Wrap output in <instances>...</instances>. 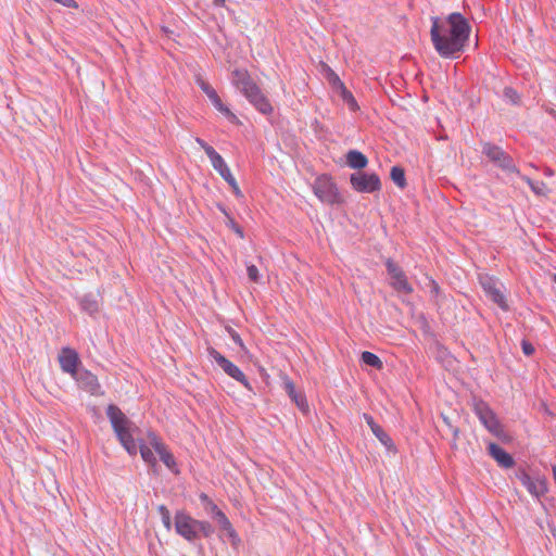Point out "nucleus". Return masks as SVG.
<instances>
[{"label":"nucleus","mask_w":556,"mask_h":556,"mask_svg":"<svg viewBox=\"0 0 556 556\" xmlns=\"http://www.w3.org/2000/svg\"><path fill=\"white\" fill-rule=\"evenodd\" d=\"M197 143L204 150L206 155L210 157L213 168L227 181L232 178V174L222 157L219 153L215 151V149L207 144L203 139L197 137Z\"/></svg>","instance_id":"f8f14e48"},{"label":"nucleus","mask_w":556,"mask_h":556,"mask_svg":"<svg viewBox=\"0 0 556 556\" xmlns=\"http://www.w3.org/2000/svg\"><path fill=\"white\" fill-rule=\"evenodd\" d=\"M516 478L528 492L536 498L544 496L548 491L547 480L543 476L538 475L532 477L526 470L520 469L516 472Z\"/></svg>","instance_id":"0eeeda50"},{"label":"nucleus","mask_w":556,"mask_h":556,"mask_svg":"<svg viewBox=\"0 0 556 556\" xmlns=\"http://www.w3.org/2000/svg\"><path fill=\"white\" fill-rule=\"evenodd\" d=\"M552 471H553V478H554V480L556 482V465H553Z\"/></svg>","instance_id":"49530a36"},{"label":"nucleus","mask_w":556,"mask_h":556,"mask_svg":"<svg viewBox=\"0 0 556 556\" xmlns=\"http://www.w3.org/2000/svg\"><path fill=\"white\" fill-rule=\"evenodd\" d=\"M327 71V79L330 86L332 87V89L339 92L340 90H342V87H345V85L330 67H328Z\"/></svg>","instance_id":"2f4dec72"},{"label":"nucleus","mask_w":556,"mask_h":556,"mask_svg":"<svg viewBox=\"0 0 556 556\" xmlns=\"http://www.w3.org/2000/svg\"><path fill=\"white\" fill-rule=\"evenodd\" d=\"M212 104L215 106V109L220 112L223 115H225L231 123H238V117L227 108L220 97L217 94L212 100H210Z\"/></svg>","instance_id":"bb28decb"},{"label":"nucleus","mask_w":556,"mask_h":556,"mask_svg":"<svg viewBox=\"0 0 556 556\" xmlns=\"http://www.w3.org/2000/svg\"><path fill=\"white\" fill-rule=\"evenodd\" d=\"M283 389L286 393L289 395L291 401L296 405V407L304 414L307 415L309 413V406L306 400V396L303 391H298L293 381L288 377H282Z\"/></svg>","instance_id":"ddd939ff"},{"label":"nucleus","mask_w":556,"mask_h":556,"mask_svg":"<svg viewBox=\"0 0 556 556\" xmlns=\"http://www.w3.org/2000/svg\"><path fill=\"white\" fill-rule=\"evenodd\" d=\"M148 442L153 450L160 455L161 460L164 465L175 475L179 473L176 459L174 455L168 451L167 446L154 432L148 433Z\"/></svg>","instance_id":"9b49d317"},{"label":"nucleus","mask_w":556,"mask_h":556,"mask_svg":"<svg viewBox=\"0 0 556 556\" xmlns=\"http://www.w3.org/2000/svg\"><path fill=\"white\" fill-rule=\"evenodd\" d=\"M391 286L397 292L405 294H410L414 291L404 271L400 274L397 277L391 279Z\"/></svg>","instance_id":"4be33fe9"},{"label":"nucleus","mask_w":556,"mask_h":556,"mask_svg":"<svg viewBox=\"0 0 556 556\" xmlns=\"http://www.w3.org/2000/svg\"><path fill=\"white\" fill-rule=\"evenodd\" d=\"M554 282L556 283V275L554 276Z\"/></svg>","instance_id":"8fccbe9b"},{"label":"nucleus","mask_w":556,"mask_h":556,"mask_svg":"<svg viewBox=\"0 0 556 556\" xmlns=\"http://www.w3.org/2000/svg\"><path fill=\"white\" fill-rule=\"evenodd\" d=\"M80 307L84 312L90 316L96 315L99 312V302L91 294H86L80 300Z\"/></svg>","instance_id":"b1692460"},{"label":"nucleus","mask_w":556,"mask_h":556,"mask_svg":"<svg viewBox=\"0 0 556 556\" xmlns=\"http://www.w3.org/2000/svg\"><path fill=\"white\" fill-rule=\"evenodd\" d=\"M229 226L240 238L244 237L243 229L233 219L229 220Z\"/></svg>","instance_id":"a19ab883"},{"label":"nucleus","mask_w":556,"mask_h":556,"mask_svg":"<svg viewBox=\"0 0 556 556\" xmlns=\"http://www.w3.org/2000/svg\"><path fill=\"white\" fill-rule=\"evenodd\" d=\"M248 277L253 282L260 281V273L255 265H248L247 267Z\"/></svg>","instance_id":"4c0bfd02"},{"label":"nucleus","mask_w":556,"mask_h":556,"mask_svg":"<svg viewBox=\"0 0 556 556\" xmlns=\"http://www.w3.org/2000/svg\"><path fill=\"white\" fill-rule=\"evenodd\" d=\"M61 369L72 377L80 369V359L78 353L71 348H63L59 354Z\"/></svg>","instance_id":"4468645a"},{"label":"nucleus","mask_w":556,"mask_h":556,"mask_svg":"<svg viewBox=\"0 0 556 556\" xmlns=\"http://www.w3.org/2000/svg\"><path fill=\"white\" fill-rule=\"evenodd\" d=\"M386 267L391 279L403 273V269L391 258L386 261Z\"/></svg>","instance_id":"72a5a7b5"},{"label":"nucleus","mask_w":556,"mask_h":556,"mask_svg":"<svg viewBox=\"0 0 556 556\" xmlns=\"http://www.w3.org/2000/svg\"><path fill=\"white\" fill-rule=\"evenodd\" d=\"M249 102L262 114L269 115L273 113L274 109L270 104L267 97L262 92L261 88L257 86L248 94L244 96Z\"/></svg>","instance_id":"dca6fc26"},{"label":"nucleus","mask_w":556,"mask_h":556,"mask_svg":"<svg viewBox=\"0 0 556 556\" xmlns=\"http://www.w3.org/2000/svg\"><path fill=\"white\" fill-rule=\"evenodd\" d=\"M199 86L210 100H212L214 97L218 94L216 90L203 79H199Z\"/></svg>","instance_id":"e433bc0d"},{"label":"nucleus","mask_w":556,"mask_h":556,"mask_svg":"<svg viewBox=\"0 0 556 556\" xmlns=\"http://www.w3.org/2000/svg\"><path fill=\"white\" fill-rule=\"evenodd\" d=\"M453 433H454V440H456V439H457V437H458V429H457V428H455V429L453 430Z\"/></svg>","instance_id":"09e8293b"},{"label":"nucleus","mask_w":556,"mask_h":556,"mask_svg":"<svg viewBox=\"0 0 556 556\" xmlns=\"http://www.w3.org/2000/svg\"><path fill=\"white\" fill-rule=\"evenodd\" d=\"M545 175L552 176L553 175V170L551 168H546L545 169Z\"/></svg>","instance_id":"de8ad7c7"},{"label":"nucleus","mask_w":556,"mask_h":556,"mask_svg":"<svg viewBox=\"0 0 556 556\" xmlns=\"http://www.w3.org/2000/svg\"><path fill=\"white\" fill-rule=\"evenodd\" d=\"M207 354L211 358H213L216 362V364L223 369V371L226 375H228L236 381L240 382L248 390H252L251 383L237 365L231 363L229 359H227L224 355H222L217 350H215L212 346L207 348Z\"/></svg>","instance_id":"423d86ee"},{"label":"nucleus","mask_w":556,"mask_h":556,"mask_svg":"<svg viewBox=\"0 0 556 556\" xmlns=\"http://www.w3.org/2000/svg\"><path fill=\"white\" fill-rule=\"evenodd\" d=\"M138 450L140 451L142 459L153 469V471H156L157 460L153 451L142 441L137 444V451Z\"/></svg>","instance_id":"5701e85b"},{"label":"nucleus","mask_w":556,"mask_h":556,"mask_svg":"<svg viewBox=\"0 0 556 556\" xmlns=\"http://www.w3.org/2000/svg\"><path fill=\"white\" fill-rule=\"evenodd\" d=\"M339 94L342 98V100L346 103V105L349 106V109L351 111L355 112L358 110V104H357L354 96L352 94V92L350 90H348L346 87H342V90L339 91Z\"/></svg>","instance_id":"c756f323"},{"label":"nucleus","mask_w":556,"mask_h":556,"mask_svg":"<svg viewBox=\"0 0 556 556\" xmlns=\"http://www.w3.org/2000/svg\"><path fill=\"white\" fill-rule=\"evenodd\" d=\"M346 164L354 169H363L368 164V159L365 154L357 150H350L346 153Z\"/></svg>","instance_id":"412c9836"},{"label":"nucleus","mask_w":556,"mask_h":556,"mask_svg":"<svg viewBox=\"0 0 556 556\" xmlns=\"http://www.w3.org/2000/svg\"><path fill=\"white\" fill-rule=\"evenodd\" d=\"M228 185L230 186L232 192L236 194V197H242V192L235 179V177L230 178L229 180H227Z\"/></svg>","instance_id":"ea45409f"},{"label":"nucleus","mask_w":556,"mask_h":556,"mask_svg":"<svg viewBox=\"0 0 556 556\" xmlns=\"http://www.w3.org/2000/svg\"><path fill=\"white\" fill-rule=\"evenodd\" d=\"M473 410L483 426L495 437L501 438L504 433L503 427L497 419L495 413L491 409L489 404L482 400H477L473 403Z\"/></svg>","instance_id":"39448f33"},{"label":"nucleus","mask_w":556,"mask_h":556,"mask_svg":"<svg viewBox=\"0 0 556 556\" xmlns=\"http://www.w3.org/2000/svg\"><path fill=\"white\" fill-rule=\"evenodd\" d=\"M546 113L549 114L553 118L556 119V111L552 108H546L545 109Z\"/></svg>","instance_id":"c03bdc74"},{"label":"nucleus","mask_w":556,"mask_h":556,"mask_svg":"<svg viewBox=\"0 0 556 556\" xmlns=\"http://www.w3.org/2000/svg\"><path fill=\"white\" fill-rule=\"evenodd\" d=\"M361 359L364 364L371 366L376 369H382V361L374 353L365 351L361 355Z\"/></svg>","instance_id":"cd10ccee"},{"label":"nucleus","mask_w":556,"mask_h":556,"mask_svg":"<svg viewBox=\"0 0 556 556\" xmlns=\"http://www.w3.org/2000/svg\"><path fill=\"white\" fill-rule=\"evenodd\" d=\"M212 517L216 520L219 528L231 539L232 544H236V542L239 541L238 534L225 513L219 509Z\"/></svg>","instance_id":"aec40b11"},{"label":"nucleus","mask_w":556,"mask_h":556,"mask_svg":"<svg viewBox=\"0 0 556 556\" xmlns=\"http://www.w3.org/2000/svg\"><path fill=\"white\" fill-rule=\"evenodd\" d=\"M521 177V179L523 181H526L528 184V186L531 188V190L536 194V195H542V197H546L549 192L547 186L545 182L543 181H534L532 180L531 178H529L528 176H525V175H519Z\"/></svg>","instance_id":"393cba45"},{"label":"nucleus","mask_w":556,"mask_h":556,"mask_svg":"<svg viewBox=\"0 0 556 556\" xmlns=\"http://www.w3.org/2000/svg\"><path fill=\"white\" fill-rule=\"evenodd\" d=\"M522 351L526 355H532L534 352V348L528 341H522Z\"/></svg>","instance_id":"37998d69"},{"label":"nucleus","mask_w":556,"mask_h":556,"mask_svg":"<svg viewBox=\"0 0 556 556\" xmlns=\"http://www.w3.org/2000/svg\"><path fill=\"white\" fill-rule=\"evenodd\" d=\"M213 2H214V4H215V5L224 7V5H225L226 0H213Z\"/></svg>","instance_id":"a18cd8bd"},{"label":"nucleus","mask_w":556,"mask_h":556,"mask_svg":"<svg viewBox=\"0 0 556 556\" xmlns=\"http://www.w3.org/2000/svg\"><path fill=\"white\" fill-rule=\"evenodd\" d=\"M470 34V25L460 13H452L445 22L432 18L431 41L443 58H452L463 51Z\"/></svg>","instance_id":"f257e3e1"},{"label":"nucleus","mask_w":556,"mask_h":556,"mask_svg":"<svg viewBox=\"0 0 556 556\" xmlns=\"http://www.w3.org/2000/svg\"><path fill=\"white\" fill-rule=\"evenodd\" d=\"M106 415L122 445L130 455H136L137 443L132 437V422L114 404L108 406Z\"/></svg>","instance_id":"f03ea898"},{"label":"nucleus","mask_w":556,"mask_h":556,"mask_svg":"<svg viewBox=\"0 0 556 556\" xmlns=\"http://www.w3.org/2000/svg\"><path fill=\"white\" fill-rule=\"evenodd\" d=\"M213 532H214V529L208 521L197 519L198 539L200 538V535H203L204 538H210L213 534Z\"/></svg>","instance_id":"7c9ffc66"},{"label":"nucleus","mask_w":556,"mask_h":556,"mask_svg":"<svg viewBox=\"0 0 556 556\" xmlns=\"http://www.w3.org/2000/svg\"><path fill=\"white\" fill-rule=\"evenodd\" d=\"M504 97L515 105L520 104L521 98L519 93L511 87H506L504 89Z\"/></svg>","instance_id":"c9c22d12"},{"label":"nucleus","mask_w":556,"mask_h":556,"mask_svg":"<svg viewBox=\"0 0 556 556\" xmlns=\"http://www.w3.org/2000/svg\"><path fill=\"white\" fill-rule=\"evenodd\" d=\"M227 331H228L229 336L231 337V339L233 340V342L236 344H238L240 346V349L244 350L245 346H244V343H243L241 337L239 336V333L236 330H233L231 327H228Z\"/></svg>","instance_id":"58836bf2"},{"label":"nucleus","mask_w":556,"mask_h":556,"mask_svg":"<svg viewBox=\"0 0 556 556\" xmlns=\"http://www.w3.org/2000/svg\"><path fill=\"white\" fill-rule=\"evenodd\" d=\"M175 530L189 542L198 540L197 519L184 511H177L175 515Z\"/></svg>","instance_id":"9d476101"},{"label":"nucleus","mask_w":556,"mask_h":556,"mask_svg":"<svg viewBox=\"0 0 556 556\" xmlns=\"http://www.w3.org/2000/svg\"><path fill=\"white\" fill-rule=\"evenodd\" d=\"M78 387L86 392L94 395L98 394L100 390V383L96 375L91 371L80 368L75 376H73Z\"/></svg>","instance_id":"2eb2a0df"},{"label":"nucleus","mask_w":556,"mask_h":556,"mask_svg":"<svg viewBox=\"0 0 556 556\" xmlns=\"http://www.w3.org/2000/svg\"><path fill=\"white\" fill-rule=\"evenodd\" d=\"M489 454L503 468H510L514 466L515 460L510 454L504 451L496 443H490L488 446Z\"/></svg>","instance_id":"a211bd4d"},{"label":"nucleus","mask_w":556,"mask_h":556,"mask_svg":"<svg viewBox=\"0 0 556 556\" xmlns=\"http://www.w3.org/2000/svg\"><path fill=\"white\" fill-rule=\"evenodd\" d=\"M364 419L367 425L370 427L372 433L377 437V439L388 448H392L394 446L392 439L384 432V430L374 420L372 416L368 414H364Z\"/></svg>","instance_id":"6ab92c4d"},{"label":"nucleus","mask_w":556,"mask_h":556,"mask_svg":"<svg viewBox=\"0 0 556 556\" xmlns=\"http://www.w3.org/2000/svg\"><path fill=\"white\" fill-rule=\"evenodd\" d=\"M212 104L215 106V109L220 112L223 115H225L231 123H238V117L227 108L220 97L217 94L212 100H210Z\"/></svg>","instance_id":"a878e982"},{"label":"nucleus","mask_w":556,"mask_h":556,"mask_svg":"<svg viewBox=\"0 0 556 556\" xmlns=\"http://www.w3.org/2000/svg\"><path fill=\"white\" fill-rule=\"evenodd\" d=\"M160 515H161V518H162V521H163V525L164 527L167 529V530H170L172 528V518H170V513L169 510L167 509L166 506L164 505H160L159 508H157Z\"/></svg>","instance_id":"f704fd0d"},{"label":"nucleus","mask_w":556,"mask_h":556,"mask_svg":"<svg viewBox=\"0 0 556 556\" xmlns=\"http://www.w3.org/2000/svg\"><path fill=\"white\" fill-rule=\"evenodd\" d=\"M479 281L486 295L502 309L508 311V304L502 292L501 283L494 277L489 275L480 276Z\"/></svg>","instance_id":"1a4fd4ad"},{"label":"nucleus","mask_w":556,"mask_h":556,"mask_svg":"<svg viewBox=\"0 0 556 556\" xmlns=\"http://www.w3.org/2000/svg\"><path fill=\"white\" fill-rule=\"evenodd\" d=\"M201 503L204 506V509L212 514V516L219 510L218 506L210 498V496L205 493H201L199 495Z\"/></svg>","instance_id":"473e14b6"},{"label":"nucleus","mask_w":556,"mask_h":556,"mask_svg":"<svg viewBox=\"0 0 556 556\" xmlns=\"http://www.w3.org/2000/svg\"><path fill=\"white\" fill-rule=\"evenodd\" d=\"M391 179L400 188L406 187L405 172L400 166H393L390 173Z\"/></svg>","instance_id":"c85d7f7f"},{"label":"nucleus","mask_w":556,"mask_h":556,"mask_svg":"<svg viewBox=\"0 0 556 556\" xmlns=\"http://www.w3.org/2000/svg\"><path fill=\"white\" fill-rule=\"evenodd\" d=\"M350 182L354 190L363 193H372L381 189V181L377 174L357 172L351 175Z\"/></svg>","instance_id":"6e6552de"},{"label":"nucleus","mask_w":556,"mask_h":556,"mask_svg":"<svg viewBox=\"0 0 556 556\" xmlns=\"http://www.w3.org/2000/svg\"><path fill=\"white\" fill-rule=\"evenodd\" d=\"M315 195L326 204H340L343 198L332 178L328 175L318 176L313 185Z\"/></svg>","instance_id":"7ed1b4c3"},{"label":"nucleus","mask_w":556,"mask_h":556,"mask_svg":"<svg viewBox=\"0 0 556 556\" xmlns=\"http://www.w3.org/2000/svg\"><path fill=\"white\" fill-rule=\"evenodd\" d=\"M482 153L493 164H495L503 170L520 175V172L515 165L513 157L508 153H506L501 147L493 144L491 142H483Z\"/></svg>","instance_id":"20e7f679"},{"label":"nucleus","mask_w":556,"mask_h":556,"mask_svg":"<svg viewBox=\"0 0 556 556\" xmlns=\"http://www.w3.org/2000/svg\"><path fill=\"white\" fill-rule=\"evenodd\" d=\"M232 84L243 93V96L257 87L256 83L251 78L247 70H235L232 72Z\"/></svg>","instance_id":"f3484780"},{"label":"nucleus","mask_w":556,"mask_h":556,"mask_svg":"<svg viewBox=\"0 0 556 556\" xmlns=\"http://www.w3.org/2000/svg\"><path fill=\"white\" fill-rule=\"evenodd\" d=\"M429 287L431 295L437 298L440 293V287L438 282L433 279H430Z\"/></svg>","instance_id":"79ce46f5"}]
</instances>
